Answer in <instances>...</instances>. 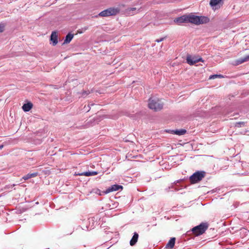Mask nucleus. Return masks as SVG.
<instances>
[{
  "label": "nucleus",
  "instance_id": "obj_1",
  "mask_svg": "<svg viewBox=\"0 0 249 249\" xmlns=\"http://www.w3.org/2000/svg\"><path fill=\"white\" fill-rule=\"evenodd\" d=\"M163 103L158 98H151L149 99L148 107L155 111L161 110L163 107Z\"/></svg>",
  "mask_w": 249,
  "mask_h": 249
},
{
  "label": "nucleus",
  "instance_id": "obj_2",
  "mask_svg": "<svg viewBox=\"0 0 249 249\" xmlns=\"http://www.w3.org/2000/svg\"><path fill=\"white\" fill-rule=\"evenodd\" d=\"M208 228L207 223H201L198 226L192 228L191 231L196 235L199 236L203 234Z\"/></svg>",
  "mask_w": 249,
  "mask_h": 249
},
{
  "label": "nucleus",
  "instance_id": "obj_3",
  "mask_svg": "<svg viewBox=\"0 0 249 249\" xmlns=\"http://www.w3.org/2000/svg\"><path fill=\"white\" fill-rule=\"evenodd\" d=\"M205 176L204 171H197L194 173L190 177V180L192 183H196L201 180Z\"/></svg>",
  "mask_w": 249,
  "mask_h": 249
},
{
  "label": "nucleus",
  "instance_id": "obj_4",
  "mask_svg": "<svg viewBox=\"0 0 249 249\" xmlns=\"http://www.w3.org/2000/svg\"><path fill=\"white\" fill-rule=\"evenodd\" d=\"M119 11L117 9L114 8H109L106 9L98 14V16L100 17H108L110 16L116 15Z\"/></svg>",
  "mask_w": 249,
  "mask_h": 249
},
{
  "label": "nucleus",
  "instance_id": "obj_5",
  "mask_svg": "<svg viewBox=\"0 0 249 249\" xmlns=\"http://www.w3.org/2000/svg\"><path fill=\"white\" fill-rule=\"evenodd\" d=\"M187 18L188 22L192 23L197 25L199 24V16L195 15H188L187 16Z\"/></svg>",
  "mask_w": 249,
  "mask_h": 249
},
{
  "label": "nucleus",
  "instance_id": "obj_6",
  "mask_svg": "<svg viewBox=\"0 0 249 249\" xmlns=\"http://www.w3.org/2000/svg\"><path fill=\"white\" fill-rule=\"evenodd\" d=\"M186 60L188 64H190V65H194L196 63L200 61H203L202 58H201L199 59H196L195 57H192L191 56H188L187 57Z\"/></svg>",
  "mask_w": 249,
  "mask_h": 249
},
{
  "label": "nucleus",
  "instance_id": "obj_7",
  "mask_svg": "<svg viewBox=\"0 0 249 249\" xmlns=\"http://www.w3.org/2000/svg\"><path fill=\"white\" fill-rule=\"evenodd\" d=\"M50 40L52 41L53 46H55L57 44L58 42V36L57 33L55 31H53L52 33Z\"/></svg>",
  "mask_w": 249,
  "mask_h": 249
},
{
  "label": "nucleus",
  "instance_id": "obj_8",
  "mask_svg": "<svg viewBox=\"0 0 249 249\" xmlns=\"http://www.w3.org/2000/svg\"><path fill=\"white\" fill-rule=\"evenodd\" d=\"M187 16H183L179 18H176L174 20V22L178 24H181L184 22H188Z\"/></svg>",
  "mask_w": 249,
  "mask_h": 249
},
{
  "label": "nucleus",
  "instance_id": "obj_9",
  "mask_svg": "<svg viewBox=\"0 0 249 249\" xmlns=\"http://www.w3.org/2000/svg\"><path fill=\"white\" fill-rule=\"evenodd\" d=\"M123 187L119 185H113L111 186V187L107 189V190L106 191V193H109L112 191H118L120 189H122Z\"/></svg>",
  "mask_w": 249,
  "mask_h": 249
},
{
  "label": "nucleus",
  "instance_id": "obj_10",
  "mask_svg": "<svg viewBox=\"0 0 249 249\" xmlns=\"http://www.w3.org/2000/svg\"><path fill=\"white\" fill-rule=\"evenodd\" d=\"M175 241L176 238L175 237L171 238L166 244L165 248L169 249H173L175 246Z\"/></svg>",
  "mask_w": 249,
  "mask_h": 249
},
{
  "label": "nucleus",
  "instance_id": "obj_11",
  "mask_svg": "<svg viewBox=\"0 0 249 249\" xmlns=\"http://www.w3.org/2000/svg\"><path fill=\"white\" fill-rule=\"evenodd\" d=\"M139 237V234L137 232H134V235L130 241V245L133 246L137 243Z\"/></svg>",
  "mask_w": 249,
  "mask_h": 249
},
{
  "label": "nucleus",
  "instance_id": "obj_12",
  "mask_svg": "<svg viewBox=\"0 0 249 249\" xmlns=\"http://www.w3.org/2000/svg\"><path fill=\"white\" fill-rule=\"evenodd\" d=\"M248 61H249V54L237 59L236 60V64L239 65Z\"/></svg>",
  "mask_w": 249,
  "mask_h": 249
},
{
  "label": "nucleus",
  "instance_id": "obj_13",
  "mask_svg": "<svg viewBox=\"0 0 249 249\" xmlns=\"http://www.w3.org/2000/svg\"><path fill=\"white\" fill-rule=\"evenodd\" d=\"M33 107V104L31 102L27 103L26 104H24L22 108L23 110L27 112L29 111Z\"/></svg>",
  "mask_w": 249,
  "mask_h": 249
},
{
  "label": "nucleus",
  "instance_id": "obj_14",
  "mask_svg": "<svg viewBox=\"0 0 249 249\" xmlns=\"http://www.w3.org/2000/svg\"><path fill=\"white\" fill-rule=\"evenodd\" d=\"M98 174V172L96 171L85 172L78 174L79 176H85L87 177L95 176Z\"/></svg>",
  "mask_w": 249,
  "mask_h": 249
},
{
  "label": "nucleus",
  "instance_id": "obj_15",
  "mask_svg": "<svg viewBox=\"0 0 249 249\" xmlns=\"http://www.w3.org/2000/svg\"><path fill=\"white\" fill-rule=\"evenodd\" d=\"M73 37V34L69 33L66 36L63 44L69 43Z\"/></svg>",
  "mask_w": 249,
  "mask_h": 249
},
{
  "label": "nucleus",
  "instance_id": "obj_16",
  "mask_svg": "<svg viewBox=\"0 0 249 249\" xmlns=\"http://www.w3.org/2000/svg\"><path fill=\"white\" fill-rule=\"evenodd\" d=\"M172 133L174 134H176L178 136L183 135L186 134V130L184 129H181L179 130H172Z\"/></svg>",
  "mask_w": 249,
  "mask_h": 249
},
{
  "label": "nucleus",
  "instance_id": "obj_17",
  "mask_svg": "<svg viewBox=\"0 0 249 249\" xmlns=\"http://www.w3.org/2000/svg\"><path fill=\"white\" fill-rule=\"evenodd\" d=\"M199 24L206 23L209 21V18L204 16H199Z\"/></svg>",
  "mask_w": 249,
  "mask_h": 249
},
{
  "label": "nucleus",
  "instance_id": "obj_18",
  "mask_svg": "<svg viewBox=\"0 0 249 249\" xmlns=\"http://www.w3.org/2000/svg\"><path fill=\"white\" fill-rule=\"evenodd\" d=\"M38 175V173L37 172L33 173L32 174H28L26 175L23 177L22 178L24 180H27L32 178H34L36 177Z\"/></svg>",
  "mask_w": 249,
  "mask_h": 249
},
{
  "label": "nucleus",
  "instance_id": "obj_19",
  "mask_svg": "<svg viewBox=\"0 0 249 249\" xmlns=\"http://www.w3.org/2000/svg\"><path fill=\"white\" fill-rule=\"evenodd\" d=\"M221 0H211L210 4L212 7H214L218 4Z\"/></svg>",
  "mask_w": 249,
  "mask_h": 249
},
{
  "label": "nucleus",
  "instance_id": "obj_20",
  "mask_svg": "<svg viewBox=\"0 0 249 249\" xmlns=\"http://www.w3.org/2000/svg\"><path fill=\"white\" fill-rule=\"evenodd\" d=\"M137 9L136 8H130L127 9V12L129 14H133L136 12Z\"/></svg>",
  "mask_w": 249,
  "mask_h": 249
},
{
  "label": "nucleus",
  "instance_id": "obj_21",
  "mask_svg": "<svg viewBox=\"0 0 249 249\" xmlns=\"http://www.w3.org/2000/svg\"><path fill=\"white\" fill-rule=\"evenodd\" d=\"M245 123L243 122H239L236 123L235 124V126L237 127H241L244 126L245 125Z\"/></svg>",
  "mask_w": 249,
  "mask_h": 249
},
{
  "label": "nucleus",
  "instance_id": "obj_22",
  "mask_svg": "<svg viewBox=\"0 0 249 249\" xmlns=\"http://www.w3.org/2000/svg\"><path fill=\"white\" fill-rule=\"evenodd\" d=\"M217 78V74L212 75L210 76V79H213L214 78Z\"/></svg>",
  "mask_w": 249,
  "mask_h": 249
},
{
  "label": "nucleus",
  "instance_id": "obj_23",
  "mask_svg": "<svg viewBox=\"0 0 249 249\" xmlns=\"http://www.w3.org/2000/svg\"><path fill=\"white\" fill-rule=\"evenodd\" d=\"M164 39V38H161L160 39H156V41L157 42H161L163 40V39Z\"/></svg>",
  "mask_w": 249,
  "mask_h": 249
},
{
  "label": "nucleus",
  "instance_id": "obj_24",
  "mask_svg": "<svg viewBox=\"0 0 249 249\" xmlns=\"http://www.w3.org/2000/svg\"><path fill=\"white\" fill-rule=\"evenodd\" d=\"M3 28H4V26L3 25H0V32H2L3 31Z\"/></svg>",
  "mask_w": 249,
  "mask_h": 249
},
{
  "label": "nucleus",
  "instance_id": "obj_25",
  "mask_svg": "<svg viewBox=\"0 0 249 249\" xmlns=\"http://www.w3.org/2000/svg\"><path fill=\"white\" fill-rule=\"evenodd\" d=\"M87 94H88V93H87L86 91H84L82 93V96H84L85 95H87Z\"/></svg>",
  "mask_w": 249,
  "mask_h": 249
},
{
  "label": "nucleus",
  "instance_id": "obj_26",
  "mask_svg": "<svg viewBox=\"0 0 249 249\" xmlns=\"http://www.w3.org/2000/svg\"><path fill=\"white\" fill-rule=\"evenodd\" d=\"M222 78L223 77V76L221 74H217V78Z\"/></svg>",
  "mask_w": 249,
  "mask_h": 249
},
{
  "label": "nucleus",
  "instance_id": "obj_27",
  "mask_svg": "<svg viewBox=\"0 0 249 249\" xmlns=\"http://www.w3.org/2000/svg\"><path fill=\"white\" fill-rule=\"evenodd\" d=\"M78 32L79 33H80V34H81V33H83V32H82V31H79H79H78Z\"/></svg>",
  "mask_w": 249,
  "mask_h": 249
},
{
  "label": "nucleus",
  "instance_id": "obj_28",
  "mask_svg": "<svg viewBox=\"0 0 249 249\" xmlns=\"http://www.w3.org/2000/svg\"><path fill=\"white\" fill-rule=\"evenodd\" d=\"M88 29V27L84 28V31H86Z\"/></svg>",
  "mask_w": 249,
  "mask_h": 249
},
{
  "label": "nucleus",
  "instance_id": "obj_29",
  "mask_svg": "<svg viewBox=\"0 0 249 249\" xmlns=\"http://www.w3.org/2000/svg\"><path fill=\"white\" fill-rule=\"evenodd\" d=\"M2 147H3V145H0V149H2Z\"/></svg>",
  "mask_w": 249,
  "mask_h": 249
},
{
  "label": "nucleus",
  "instance_id": "obj_30",
  "mask_svg": "<svg viewBox=\"0 0 249 249\" xmlns=\"http://www.w3.org/2000/svg\"><path fill=\"white\" fill-rule=\"evenodd\" d=\"M190 231H188L187 233L189 234V233H190Z\"/></svg>",
  "mask_w": 249,
  "mask_h": 249
}]
</instances>
